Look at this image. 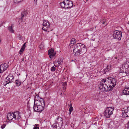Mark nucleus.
Segmentation results:
<instances>
[{
    "mask_svg": "<svg viewBox=\"0 0 129 129\" xmlns=\"http://www.w3.org/2000/svg\"><path fill=\"white\" fill-rule=\"evenodd\" d=\"M76 40L74 38H72L70 42L69 46L71 47L76 42Z\"/></svg>",
    "mask_w": 129,
    "mask_h": 129,
    "instance_id": "nucleus-18",
    "label": "nucleus"
},
{
    "mask_svg": "<svg viewBox=\"0 0 129 129\" xmlns=\"http://www.w3.org/2000/svg\"><path fill=\"white\" fill-rule=\"evenodd\" d=\"M67 84L66 82H64L62 83V85L63 86V90H65L66 88V86H67Z\"/></svg>",
    "mask_w": 129,
    "mask_h": 129,
    "instance_id": "nucleus-26",
    "label": "nucleus"
},
{
    "mask_svg": "<svg viewBox=\"0 0 129 129\" xmlns=\"http://www.w3.org/2000/svg\"><path fill=\"white\" fill-rule=\"evenodd\" d=\"M111 66H107L106 68L104 70V72L105 73H106V72H109L110 71L111 69Z\"/></svg>",
    "mask_w": 129,
    "mask_h": 129,
    "instance_id": "nucleus-23",
    "label": "nucleus"
},
{
    "mask_svg": "<svg viewBox=\"0 0 129 129\" xmlns=\"http://www.w3.org/2000/svg\"><path fill=\"white\" fill-rule=\"evenodd\" d=\"M65 5V8H67L68 9V5L66 4Z\"/></svg>",
    "mask_w": 129,
    "mask_h": 129,
    "instance_id": "nucleus-37",
    "label": "nucleus"
},
{
    "mask_svg": "<svg viewBox=\"0 0 129 129\" xmlns=\"http://www.w3.org/2000/svg\"><path fill=\"white\" fill-rule=\"evenodd\" d=\"M23 0H14V2L15 3H18L22 2Z\"/></svg>",
    "mask_w": 129,
    "mask_h": 129,
    "instance_id": "nucleus-29",
    "label": "nucleus"
},
{
    "mask_svg": "<svg viewBox=\"0 0 129 129\" xmlns=\"http://www.w3.org/2000/svg\"><path fill=\"white\" fill-rule=\"evenodd\" d=\"M86 51L85 46L81 43L76 44L73 49V53L76 55H79L81 54L85 53Z\"/></svg>",
    "mask_w": 129,
    "mask_h": 129,
    "instance_id": "nucleus-1",
    "label": "nucleus"
},
{
    "mask_svg": "<svg viewBox=\"0 0 129 129\" xmlns=\"http://www.w3.org/2000/svg\"><path fill=\"white\" fill-rule=\"evenodd\" d=\"M38 0H34V1L35 2V4L36 5H37V2Z\"/></svg>",
    "mask_w": 129,
    "mask_h": 129,
    "instance_id": "nucleus-36",
    "label": "nucleus"
},
{
    "mask_svg": "<svg viewBox=\"0 0 129 129\" xmlns=\"http://www.w3.org/2000/svg\"><path fill=\"white\" fill-rule=\"evenodd\" d=\"M56 70V68L53 66L51 68V71L52 72H54Z\"/></svg>",
    "mask_w": 129,
    "mask_h": 129,
    "instance_id": "nucleus-30",
    "label": "nucleus"
},
{
    "mask_svg": "<svg viewBox=\"0 0 129 129\" xmlns=\"http://www.w3.org/2000/svg\"><path fill=\"white\" fill-rule=\"evenodd\" d=\"M48 55L50 58H52L56 54V53L53 49H51L48 51Z\"/></svg>",
    "mask_w": 129,
    "mask_h": 129,
    "instance_id": "nucleus-11",
    "label": "nucleus"
},
{
    "mask_svg": "<svg viewBox=\"0 0 129 129\" xmlns=\"http://www.w3.org/2000/svg\"><path fill=\"white\" fill-rule=\"evenodd\" d=\"M54 65V66L55 67L58 66L60 65H61L62 63L61 62L59 61H54L53 62Z\"/></svg>",
    "mask_w": 129,
    "mask_h": 129,
    "instance_id": "nucleus-21",
    "label": "nucleus"
},
{
    "mask_svg": "<svg viewBox=\"0 0 129 129\" xmlns=\"http://www.w3.org/2000/svg\"><path fill=\"white\" fill-rule=\"evenodd\" d=\"M127 124L128 125V127L129 128V121L128 123Z\"/></svg>",
    "mask_w": 129,
    "mask_h": 129,
    "instance_id": "nucleus-40",
    "label": "nucleus"
},
{
    "mask_svg": "<svg viewBox=\"0 0 129 129\" xmlns=\"http://www.w3.org/2000/svg\"><path fill=\"white\" fill-rule=\"evenodd\" d=\"M9 83H10L8 81V80H7V81L5 82V83H4V85L5 86H6L7 85V84H8Z\"/></svg>",
    "mask_w": 129,
    "mask_h": 129,
    "instance_id": "nucleus-33",
    "label": "nucleus"
},
{
    "mask_svg": "<svg viewBox=\"0 0 129 129\" xmlns=\"http://www.w3.org/2000/svg\"><path fill=\"white\" fill-rule=\"evenodd\" d=\"M64 4V2L63 1V2L61 3H60V5L61 6V8H65V5Z\"/></svg>",
    "mask_w": 129,
    "mask_h": 129,
    "instance_id": "nucleus-28",
    "label": "nucleus"
},
{
    "mask_svg": "<svg viewBox=\"0 0 129 129\" xmlns=\"http://www.w3.org/2000/svg\"><path fill=\"white\" fill-rule=\"evenodd\" d=\"M44 46V45L42 43L40 45L39 47L41 49H43Z\"/></svg>",
    "mask_w": 129,
    "mask_h": 129,
    "instance_id": "nucleus-31",
    "label": "nucleus"
},
{
    "mask_svg": "<svg viewBox=\"0 0 129 129\" xmlns=\"http://www.w3.org/2000/svg\"><path fill=\"white\" fill-rule=\"evenodd\" d=\"M122 93L125 95H129V87L125 88L122 91Z\"/></svg>",
    "mask_w": 129,
    "mask_h": 129,
    "instance_id": "nucleus-16",
    "label": "nucleus"
},
{
    "mask_svg": "<svg viewBox=\"0 0 129 129\" xmlns=\"http://www.w3.org/2000/svg\"><path fill=\"white\" fill-rule=\"evenodd\" d=\"M69 105V106L70 107L69 109V112H72L73 110V107L72 106V105L71 103L70 104V105Z\"/></svg>",
    "mask_w": 129,
    "mask_h": 129,
    "instance_id": "nucleus-27",
    "label": "nucleus"
},
{
    "mask_svg": "<svg viewBox=\"0 0 129 129\" xmlns=\"http://www.w3.org/2000/svg\"><path fill=\"white\" fill-rule=\"evenodd\" d=\"M127 23L129 25V21Z\"/></svg>",
    "mask_w": 129,
    "mask_h": 129,
    "instance_id": "nucleus-42",
    "label": "nucleus"
},
{
    "mask_svg": "<svg viewBox=\"0 0 129 129\" xmlns=\"http://www.w3.org/2000/svg\"><path fill=\"white\" fill-rule=\"evenodd\" d=\"M26 44V43H25L23 46H22V47L21 48L20 50L19 51V53L20 54H21L24 51V50L25 47V44Z\"/></svg>",
    "mask_w": 129,
    "mask_h": 129,
    "instance_id": "nucleus-19",
    "label": "nucleus"
},
{
    "mask_svg": "<svg viewBox=\"0 0 129 129\" xmlns=\"http://www.w3.org/2000/svg\"><path fill=\"white\" fill-rule=\"evenodd\" d=\"M45 103L44 100L40 98L38 96L36 95L34 100V106H37L43 105L44 106Z\"/></svg>",
    "mask_w": 129,
    "mask_h": 129,
    "instance_id": "nucleus-3",
    "label": "nucleus"
},
{
    "mask_svg": "<svg viewBox=\"0 0 129 129\" xmlns=\"http://www.w3.org/2000/svg\"><path fill=\"white\" fill-rule=\"evenodd\" d=\"M56 121L55 122L58 123L60 124L62 126L63 123V119L60 117L58 116L56 119Z\"/></svg>",
    "mask_w": 129,
    "mask_h": 129,
    "instance_id": "nucleus-14",
    "label": "nucleus"
},
{
    "mask_svg": "<svg viewBox=\"0 0 129 129\" xmlns=\"http://www.w3.org/2000/svg\"><path fill=\"white\" fill-rule=\"evenodd\" d=\"M101 81V83H102V85H105L106 83L107 84L113 83L114 84V83H116V79L114 78L110 77L106 78L105 79H103Z\"/></svg>",
    "mask_w": 129,
    "mask_h": 129,
    "instance_id": "nucleus-4",
    "label": "nucleus"
},
{
    "mask_svg": "<svg viewBox=\"0 0 129 129\" xmlns=\"http://www.w3.org/2000/svg\"><path fill=\"white\" fill-rule=\"evenodd\" d=\"M73 6V2L70 1L69 2V3L68 4V9L70 8Z\"/></svg>",
    "mask_w": 129,
    "mask_h": 129,
    "instance_id": "nucleus-24",
    "label": "nucleus"
},
{
    "mask_svg": "<svg viewBox=\"0 0 129 129\" xmlns=\"http://www.w3.org/2000/svg\"><path fill=\"white\" fill-rule=\"evenodd\" d=\"M101 22L103 24H104L105 23V22L104 21H103V22Z\"/></svg>",
    "mask_w": 129,
    "mask_h": 129,
    "instance_id": "nucleus-39",
    "label": "nucleus"
},
{
    "mask_svg": "<svg viewBox=\"0 0 129 129\" xmlns=\"http://www.w3.org/2000/svg\"><path fill=\"white\" fill-rule=\"evenodd\" d=\"M37 125H36L34 126L33 129H39V127L37 126Z\"/></svg>",
    "mask_w": 129,
    "mask_h": 129,
    "instance_id": "nucleus-34",
    "label": "nucleus"
},
{
    "mask_svg": "<svg viewBox=\"0 0 129 129\" xmlns=\"http://www.w3.org/2000/svg\"><path fill=\"white\" fill-rule=\"evenodd\" d=\"M21 113L18 111L14 112L13 113L14 118L18 121L20 119L21 117Z\"/></svg>",
    "mask_w": 129,
    "mask_h": 129,
    "instance_id": "nucleus-8",
    "label": "nucleus"
},
{
    "mask_svg": "<svg viewBox=\"0 0 129 129\" xmlns=\"http://www.w3.org/2000/svg\"><path fill=\"white\" fill-rule=\"evenodd\" d=\"M15 83L17 86H19L21 84V82L20 80L17 79L16 80Z\"/></svg>",
    "mask_w": 129,
    "mask_h": 129,
    "instance_id": "nucleus-22",
    "label": "nucleus"
},
{
    "mask_svg": "<svg viewBox=\"0 0 129 129\" xmlns=\"http://www.w3.org/2000/svg\"><path fill=\"white\" fill-rule=\"evenodd\" d=\"M71 112L70 113V112H69V115H70L71 114Z\"/></svg>",
    "mask_w": 129,
    "mask_h": 129,
    "instance_id": "nucleus-41",
    "label": "nucleus"
},
{
    "mask_svg": "<svg viewBox=\"0 0 129 129\" xmlns=\"http://www.w3.org/2000/svg\"><path fill=\"white\" fill-rule=\"evenodd\" d=\"M44 106L41 105L37 106H34V110L35 112H41L44 109Z\"/></svg>",
    "mask_w": 129,
    "mask_h": 129,
    "instance_id": "nucleus-9",
    "label": "nucleus"
},
{
    "mask_svg": "<svg viewBox=\"0 0 129 129\" xmlns=\"http://www.w3.org/2000/svg\"><path fill=\"white\" fill-rule=\"evenodd\" d=\"M27 14V13L26 11L25 10H24L21 13V20H22L23 19L24 17L26 16Z\"/></svg>",
    "mask_w": 129,
    "mask_h": 129,
    "instance_id": "nucleus-20",
    "label": "nucleus"
},
{
    "mask_svg": "<svg viewBox=\"0 0 129 129\" xmlns=\"http://www.w3.org/2000/svg\"><path fill=\"white\" fill-rule=\"evenodd\" d=\"M70 1V0H64L63 2L65 4H66L68 5V4L69 3V2Z\"/></svg>",
    "mask_w": 129,
    "mask_h": 129,
    "instance_id": "nucleus-32",
    "label": "nucleus"
},
{
    "mask_svg": "<svg viewBox=\"0 0 129 129\" xmlns=\"http://www.w3.org/2000/svg\"><path fill=\"white\" fill-rule=\"evenodd\" d=\"M7 116L8 119L9 120H12L14 119L13 113L12 114L11 113H8L7 114Z\"/></svg>",
    "mask_w": 129,
    "mask_h": 129,
    "instance_id": "nucleus-17",
    "label": "nucleus"
},
{
    "mask_svg": "<svg viewBox=\"0 0 129 129\" xmlns=\"http://www.w3.org/2000/svg\"><path fill=\"white\" fill-rule=\"evenodd\" d=\"M53 128L55 129H60L61 128L62 125L59 124L58 123L56 122L53 124Z\"/></svg>",
    "mask_w": 129,
    "mask_h": 129,
    "instance_id": "nucleus-13",
    "label": "nucleus"
},
{
    "mask_svg": "<svg viewBox=\"0 0 129 129\" xmlns=\"http://www.w3.org/2000/svg\"><path fill=\"white\" fill-rule=\"evenodd\" d=\"M14 77L10 74L6 78V79L9 82L11 83L13 82Z\"/></svg>",
    "mask_w": 129,
    "mask_h": 129,
    "instance_id": "nucleus-15",
    "label": "nucleus"
},
{
    "mask_svg": "<svg viewBox=\"0 0 129 129\" xmlns=\"http://www.w3.org/2000/svg\"><path fill=\"white\" fill-rule=\"evenodd\" d=\"M113 83L110 84L105 83L102 85V83L98 85L99 89L102 92H108L111 91L113 88L116 85V83H114V85Z\"/></svg>",
    "mask_w": 129,
    "mask_h": 129,
    "instance_id": "nucleus-2",
    "label": "nucleus"
},
{
    "mask_svg": "<svg viewBox=\"0 0 129 129\" xmlns=\"http://www.w3.org/2000/svg\"><path fill=\"white\" fill-rule=\"evenodd\" d=\"M122 113L125 117H129V107L125 109L122 111Z\"/></svg>",
    "mask_w": 129,
    "mask_h": 129,
    "instance_id": "nucleus-12",
    "label": "nucleus"
},
{
    "mask_svg": "<svg viewBox=\"0 0 129 129\" xmlns=\"http://www.w3.org/2000/svg\"><path fill=\"white\" fill-rule=\"evenodd\" d=\"M43 27L42 29L45 31H47L50 28V24L47 20H44L43 24Z\"/></svg>",
    "mask_w": 129,
    "mask_h": 129,
    "instance_id": "nucleus-7",
    "label": "nucleus"
},
{
    "mask_svg": "<svg viewBox=\"0 0 129 129\" xmlns=\"http://www.w3.org/2000/svg\"><path fill=\"white\" fill-rule=\"evenodd\" d=\"M6 126V125L5 124H3V125H2L1 126V128L2 129H3Z\"/></svg>",
    "mask_w": 129,
    "mask_h": 129,
    "instance_id": "nucleus-35",
    "label": "nucleus"
},
{
    "mask_svg": "<svg viewBox=\"0 0 129 129\" xmlns=\"http://www.w3.org/2000/svg\"><path fill=\"white\" fill-rule=\"evenodd\" d=\"M114 108L111 107L107 108L104 112V116L107 118H109L110 116L113 114Z\"/></svg>",
    "mask_w": 129,
    "mask_h": 129,
    "instance_id": "nucleus-5",
    "label": "nucleus"
},
{
    "mask_svg": "<svg viewBox=\"0 0 129 129\" xmlns=\"http://www.w3.org/2000/svg\"><path fill=\"white\" fill-rule=\"evenodd\" d=\"M122 32L120 31L115 30L113 32V36L114 39L120 40L122 36Z\"/></svg>",
    "mask_w": 129,
    "mask_h": 129,
    "instance_id": "nucleus-6",
    "label": "nucleus"
},
{
    "mask_svg": "<svg viewBox=\"0 0 129 129\" xmlns=\"http://www.w3.org/2000/svg\"><path fill=\"white\" fill-rule=\"evenodd\" d=\"M8 30L9 31L12 33H14V30H13V29L12 28L11 26H9L8 28Z\"/></svg>",
    "mask_w": 129,
    "mask_h": 129,
    "instance_id": "nucleus-25",
    "label": "nucleus"
},
{
    "mask_svg": "<svg viewBox=\"0 0 129 129\" xmlns=\"http://www.w3.org/2000/svg\"><path fill=\"white\" fill-rule=\"evenodd\" d=\"M8 66L6 63L2 64L0 66V72L3 73L8 68Z\"/></svg>",
    "mask_w": 129,
    "mask_h": 129,
    "instance_id": "nucleus-10",
    "label": "nucleus"
},
{
    "mask_svg": "<svg viewBox=\"0 0 129 129\" xmlns=\"http://www.w3.org/2000/svg\"><path fill=\"white\" fill-rule=\"evenodd\" d=\"M74 124L73 123H71V127H74Z\"/></svg>",
    "mask_w": 129,
    "mask_h": 129,
    "instance_id": "nucleus-38",
    "label": "nucleus"
}]
</instances>
